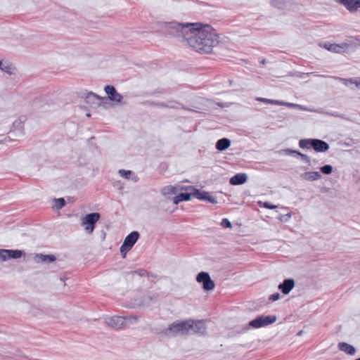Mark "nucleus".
I'll return each mask as SVG.
<instances>
[{
	"mask_svg": "<svg viewBox=\"0 0 360 360\" xmlns=\"http://www.w3.org/2000/svg\"><path fill=\"white\" fill-rule=\"evenodd\" d=\"M162 29L165 34L185 41L200 53H210L219 42L217 31L208 24L173 21L164 22Z\"/></svg>",
	"mask_w": 360,
	"mask_h": 360,
	"instance_id": "obj_1",
	"label": "nucleus"
},
{
	"mask_svg": "<svg viewBox=\"0 0 360 360\" xmlns=\"http://www.w3.org/2000/svg\"><path fill=\"white\" fill-rule=\"evenodd\" d=\"M189 323V319L182 321H174L170 324L168 328L164 329L162 333L165 335H172L174 336L177 335H189V328L191 327Z\"/></svg>",
	"mask_w": 360,
	"mask_h": 360,
	"instance_id": "obj_2",
	"label": "nucleus"
},
{
	"mask_svg": "<svg viewBox=\"0 0 360 360\" xmlns=\"http://www.w3.org/2000/svg\"><path fill=\"white\" fill-rule=\"evenodd\" d=\"M276 319L277 318L275 315L259 316L256 317L255 319H252V321H250L246 326L243 328V329L240 331V333L245 332L250 328H259L262 327L269 326L270 324L274 323L276 321Z\"/></svg>",
	"mask_w": 360,
	"mask_h": 360,
	"instance_id": "obj_3",
	"label": "nucleus"
},
{
	"mask_svg": "<svg viewBox=\"0 0 360 360\" xmlns=\"http://www.w3.org/2000/svg\"><path fill=\"white\" fill-rule=\"evenodd\" d=\"M101 214L98 212H91L86 214L82 219V225L84 226L86 233L92 234L96 223L100 219Z\"/></svg>",
	"mask_w": 360,
	"mask_h": 360,
	"instance_id": "obj_4",
	"label": "nucleus"
},
{
	"mask_svg": "<svg viewBox=\"0 0 360 360\" xmlns=\"http://www.w3.org/2000/svg\"><path fill=\"white\" fill-rule=\"evenodd\" d=\"M140 234L138 231H134L131 232L124 240L120 247V252L123 257H126V254L129 251L139 238Z\"/></svg>",
	"mask_w": 360,
	"mask_h": 360,
	"instance_id": "obj_5",
	"label": "nucleus"
},
{
	"mask_svg": "<svg viewBox=\"0 0 360 360\" xmlns=\"http://www.w3.org/2000/svg\"><path fill=\"white\" fill-rule=\"evenodd\" d=\"M189 335H205L207 333V327L203 320L189 319Z\"/></svg>",
	"mask_w": 360,
	"mask_h": 360,
	"instance_id": "obj_6",
	"label": "nucleus"
},
{
	"mask_svg": "<svg viewBox=\"0 0 360 360\" xmlns=\"http://www.w3.org/2000/svg\"><path fill=\"white\" fill-rule=\"evenodd\" d=\"M196 281L202 283V288L205 291L212 290L215 287L214 282L212 280L210 274L205 271H201L198 274Z\"/></svg>",
	"mask_w": 360,
	"mask_h": 360,
	"instance_id": "obj_7",
	"label": "nucleus"
},
{
	"mask_svg": "<svg viewBox=\"0 0 360 360\" xmlns=\"http://www.w3.org/2000/svg\"><path fill=\"white\" fill-rule=\"evenodd\" d=\"M25 252L21 250L0 249V262H5L9 259H19L25 255Z\"/></svg>",
	"mask_w": 360,
	"mask_h": 360,
	"instance_id": "obj_8",
	"label": "nucleus"
},
{
	"mask_svg": "<svg viewBox=\"0 0 360 360\" xmlns=\"http://www.w3.org/2000/svg\"><path fill=\"white\" fill-rule=\"evenodd\" d=\"M187 190L194 191L193 197L200 200H205L212 204H217V201L215 198L210 195V193L205 191H200L198 188L193 187V186H188Z\"/></svg>",
	"mask_w": 360,
	"mask_h": 360,
	"instance_id": "obj_9",
	"label": "nucleus"
},
{
	"mask_svg": "<svg viewBox=\"0 0 360 360\" xmlns=\"http://www.w3.org/2000/svg\"><path fill=\"white\" fill-rule=\"evenodd\" d=\"M106 323L115 330H119L126 327V318L123 316H115L105 319Z\"/></svg>",
	"mask_w": 360,
	"mask_h": 360,
	"instance_id": "obj_10",
	"label": "nucleus"
},
{
	"mask_svg": "<svg viewBox=\"0 0 360 360\" xmlns=\"http://www.w3.org/2000/svg\"><path fill=\"white\" fill-rule=\"evenodd\" d=\"M186 188H188V186L179 188L180 191H185L186 192H181L173 198L172 200L174 205H177L181 201H188L191 200V196H193L194 191L187 190Z\"/></svg>",
	"mask_w": 360,
	"mask_h": 360,
	"instance_id": "obj_11",
	"label": "nucleus"
},
{
	"mask_svg": "<svg viewBox=\"0 0 360 360\" xmlns=\"http://www.w3.org/2000/svg\"><path fill=\"white\" fill-rule=\"evenodd\" d=\"M106 100L105 97H101L91 91L88 92L85 96V101L86 103L91 105V107H99L103 101Z\"/></svg>",
	"mask_w": 360,
	"mask_h": 360,
	"instance_id": "obj_12",
	"label": "nucleus"
},
{
	"mask_svg": "<svg viewBox=\"0 0 360 360\" xmlns=\"http://www.w3.org/2000/svg\"><path fill=\"white\" fill-rule=\"evenodd\" d=\"M105 92L107 94L108 97L107 99L110 100L111 101L120 103L122 98L123 96L119 94L115 86L112 85H107L104 88Z\"/></svg>",
	"mask_w": 360,
	"mask_h": 360,
	"instance_id": "obj_13",
	"label": "nucleus"
},
{
	"mask_svg": "<svg viewBox=\"0 0 360 360\" xmlns=\"http://www.w3.org/2000/svg\"><path fill=\"white\" fill-rule=\"evenodd\" d=\"M319 46L326 49V50L334 52V53H342L345 48L348 47V44L342 43L340 44H330L328 42L320 43Z\"/></svg>",
	"mask_w": 360,
	"mask_h": 360,
	"instance_id": "obj_14",
	"label": "nucleus"
},
{
	"mask_svg": "<svg viewBox=\"0 0 360 360\" xmlns=\"http://www.w3.org/2000/svg\"><path fill=\"white\" fill-rule=\"evenodd\" d=\"M350 13H355L360 8V0H336Z\"/></svg>",
	"mask_w": 360,
	"mask_h": 360,
	"instance_id": "obj_15",
	"label": "nucleus"
},
{
	"mask_svg": "<svg viewBox=\"0 0 360 360\" xmlns=\"http://www.w3.org/2000/svg\"><path fill=\"white\" fill-rule=\"evenodd\" d=\"M295 287V281L292 278H285L278 286L283 294L288 295Z\"/></svg>",
	"mask_w": 360,
	"mask_h": 360,
	"instance_id": "obj_16",
	"label": "nucleus"
},
{
	"mask_svg": "<svg viewBox=\"0 0 360 360\" xmlns=\"http://www.w3.org/2000/svg\"><path fill=\"white\" fill-rule=\"evenodd\" d=\"M283 152L285 155H292L294 157L299 156L301 158L302 160L304 161V162H306L309 165H310V163H311L310 158L308 155H307L306 154L302 153L301 152H300L298 150H292L290 148H286V149L283 150Z\"/></svg>",
	"mask_w": 360,
	"mask_h": 360,
	"instance_id": "obj_17",
	"label": "nucleus"
},
{
	"mask_svg": "<svg viewBox=\"0 0 360 360\" xmlns=\"http://www.w3.org/2000/svg\"><path fill=\"white\" fill-rule=\"evenodd\" d=\"M0 70L9 75H15L16 72L15 66L9 60H2L0 62Z\"/></svg>",
	"mask_w": 360,
	"mask_h": 360,
	"instance_id": "obj_18",
	"label": "nucleus"
},
{
	"mask_svg": "<svg viewBox=\"0 0 360 360\" xmlns=\"http://www.w3.org/2000/svg\"><path fill=\"white\" fill-rule=\"evenodd\" d=\"M34 261L37 263L50 264L56 261V257L53 255H43L41 253L34 255Z\"/></svg>",
	"mask_w": 360,
	"mask_h": 360,
	"instance_id": "obj_19",
	"label": "nucleus"
},
{
	"mask_svg": "<svg viewBox=\"0 0 360 360\" xmlns=\"http://www.w3.org/2000/svg\"><path fill=\"white\" fill-rule=\"evenodd\" d=\"M248 180V175L245 173H238L233 176L229 183L233 186H238L245 184Z\"/></svg>",
	"mask_w": 360,
	"mask_h": 360,
	"instance_id": "obj_20",
	"label": "nucleus"
},
{
	"mask_svg": "<svg viewBox=\"0 0 360 360\" xmlns=\"http://www.w3.org/2000/svg\"><path fill=\"white\" fill-rule=\"evenodd\" d=\"M329 148L330 147L328 143L325 141L314 139L313 149L316 152L324 153L326 152L329 149Z\"/></svg>",
	"mask_w": 360,
	"mask_h": 360,
	"instance_id": "obj_21",
	"label": "nucleus"
},
{
	"mask_svg": "<svg viewBox=\"0 0 360 360\" xmlns=\"http://www.w3.org/2000/svg\"><path fill=\"white\" fill-rule=\"evenodd\" d=\"M161 108H174V109H184L186 110H191L190 108H185L183 104L176 101H168L167 102H162V104L160 105Z\"/></svg>",
	"mask_w": 360,
	"mask_h": 360,
	"instance_id": "obj_22",
	"label": "nucleus"
},
{
	"mask_svg": "<svg viewBox=\"0 0 360 360\" xmlns=\"http://www.w3.org/2000/svg\"><path fill=\"white\" fill-rule=\"evenodd\" d=\"M338 347L340 351H342L349 355H354L356 353L355 347L347 342H339Z\"/></svg>",
	"mask_w": 360,
	"mask_h": 360,
	"instance_id": "obj_23",
	"label": "nucleus"
},
{
	"mask_svg": "<svg viewBox=\"0 0 360 360\" xmlns=\"http://www.w3.org/2000/svg\"><path fill=\"white\" fill-rule=\"evenodd\" d=\"M231 146V141L227 138L219 139L215 145L216 148L219 151L226 150Z\"/></svg>",
	"mask_w": 360,
	"mask_h": 360,
	"instance_id": "obj_24",
	"label": "nucleus"
},
{
	"mask_svg": "<svg viewBox=\"0 0 360 360\" xmlns=\"http://www.w3.org/2000/svg\"><path fill=\"white\" fill-rule=\"evenodd\" d=\"M302 178L307 181H315L321 178V174L319 172H306L302 174Z\"/></svg>",
	"mask_w": 360,
	"mask_h": 360,
	"instance_id": "obj_25",
	"label": "nucleus"
},
{
	"mask_svg": "<svg viewBox=\"0 0 360 360\" xmlns=\"http://www.w3.org/2000/svg\"><path fill=\"white\" fill-rule=\"evenodd\" d=\"M15 130L19 131L21 136L24 134V124L23 121H22L20 118L13 122L12 129H11L10 133L13 132Z\"/></svg>",
	"mask_w": 360,
	"mask_h": 360,
	"instance_id": "obj_26",
	"label": "nucleus"
},
{
	"mask_svg": "<svg viewBox=\"0 0 360 360\" xmlns=\"http://www.w3.org/2000/svg\"><path fill=\"white\" fill-rule=\"evenodd\" d=\"M314 142V139H301L299 141V146L302 149H304V148L309 149L310 148H313Z\"/></svg>",
	"mask_w": 360,
	"mask_h": 360,
	"instance_id": "obj_27",
	"label": "nucleus"
},
{
	"mask_svg": "<svg viewBox=\"0 0 360 360\" xmlns=\"http://www.w3.org/2000/svg\"><path fill=\"white\" fill-rule=\"evenodd\" d=\"M177 188L175 186H166L162 188L161 193L165 196H167L172 194H175Z\"/></svg>",
	"mask_w": 360,
	"mask_h": 360,
	"instance_id": "obj_28",
	"label": "nucleus"
},
{
	"mask_svg": "<svg viewBox=\"0 0 360 360\" xmlns=\"http://www.w3.org/2000/svg\"><path fill=\"white\" fill-rule=\"evenodd\" d=\"M278 105L287 106V107H289V108H297V109H299V110H307L306 108H304V106H302L301 105L295 104V103H292L284 102V101H279Z\"/></svg>",
	"mask_w": 360,
	"mask_h": 360,
	"instance_id": "obj_29",
	"label": "nucleus"
},
{
	"mask_svg": "<svg viewBox=\"0 0 360 360\" xmlns=\"http://www.w3.org/2000/svg\"><path fill=\"white\" fill-rule=\"evenodd\" d=\"M271 5L278 9H283L285 6V1L283 0H272Z\"/></svg>",
	"mask_w": 360,
	"mask_h": 360,
	"instance_id": "obj_30",
	"label": "nucleus"
},
{
	"mask_svg": "<svg viewBox=\"0 0 360 360\" xmlns=\"http://www.w3.org/2000/svg\"><path fill=\"white\" fill-rule=\"evenodd\" d=\"M338 79H340V81H342L345 85H348V84H354L356 85V86L360 89V81L358 82L356 80V79H352V78L343 79V78L338 77Z\"/></svg>",
	"mask_w": 360,
	"mask_h": 360,
	"instance_id": "obj_31",
	"label": "nucleus"
},
{
	"mask_svg": "<svg viewBox=\"0 0 360 360\" xmlns=\"http://www.w3.org/2000/svg\"><path fill=\"white\" fill-rule=\"evenodd\" d=\"M257 101L263 102L265 103H268V104H274V105H278V103H279L278 100L269 99V98H261V97L257 98Z\"/></svg>",
	"mask_w": 360,
	"mask_h": 360,
	"instance_id": "obj_32",
	"label": "nucleus"
},
{
	"mask_svg": "<svg viewBox=\"0 0 360 360\" xmlns=\"http://www.w3.org/2000/svg\"><path fill=\"white\" fill-rule=\"evenodd\" d=\"M55 202H56V207L57 210H60L62 209L63 207L65 206V200L64 198H56L54 199Z\"/></svg>",
	"mask_w": 360,
	"mask_h": 360,
	"instance_id": "obj_33",
	"label": "nucleus"
},
{
	"mask_svg": "<svg viewBox=\"0 0 360 360\" xmlns=\"http://www.w3.org/2000/svg\"><path fill=\"white\" fill-rule=\"evenodd\" d=\"M320 171L324 174H330L333 172V167L330 165H325L320 167Z\"/></svg>",
	"mask_w": 360,
	"mask_h": 360,
	"instance_id": "obj_34",
	"label": "nucleus"
},
{
	"mask_svg": "<svg viewBox=\"0 0 360 360\" xmlns=\"http://www.w3.org/2000/svg\"><path fill=\"white\" fill-rule=\"evenodd\" d=\"M119 174H120L121 176L127 179H129L131 176L134 174L133 172H131V170L125 169H120Z\"/></svg>",
	"mask_w": 360,
	"mask_h": 360,
	"instance_id": "obj_35",
	"label": "nucleus"
},
{
	"mask_svg": "<svg viewBox=\"0 0 360 360\" xmlns=\"http://www.w3.org/2000/svg\"><path fill=\"white\" fill-rule=\"evenodd\" d=\"M142 104L144 105L160 107V105L162 104V102H155V101H145L142 102Z\"/></svg>",
	"mask_w": 360,
	"mask_h": 360,
	"instance_id": "obj_36",
	"label": "nucleus"
},
{
	"mask_svg": "<svg viewBox=\"0 0 360 360\" xmlns=\"http://www.w3.org/2000/svg\"><path fill=\"white\" fill-rule=\"evenodd\" d=\"M134 274H136L141 277L148 276L149 274L146 269H138L133 272Z\"/></svg>",
	"mask_w": 360,
	"mask_h": 360,
	"instance_id": "obj_37",
	"label": "nucleus"
},
{
	"mask_svg": "<svg viewBox=\"0 0 360 360\" xmlns=\"http://www.w3.org/2000/svg\"><path fill=\"white\" fill-rule=\"evenodd\" d=\"M327 115H331L333 117H340V118H342V119H345V120H347V117L344 114H339L337 112H326Z\"/></svg>",
	"mask_w": 360,
	"mask_h": 360,
	"instance_id": "obj_38",
	"label": "nucleus"
},
{
	"mask_svg": "<svg viewBox=\"0 0 360 360\" xmlns=\"http://www.w3.org/2000/svg\"><path fill=\"white\" fill-rule=\"evenodd\" d=\"M221 225L224 228H231V223L228 219H223L221 220Z\"/></svg>",
	"mask_w": 360,
	"mask_h": 360,
	"instance_id": "obj_39",
	"label": "nucleus"
},
{
	"mask_svg": "<svg viewBox=\"0 0 360 360\" xmlns=\"http://www.w3.org/2000/svg\"><path fill=\"white\" fill-rule=\"evenodd\" d=\"M261 203L262 204V206L264 207L267 208V209L274 210L277 207L276 205H272L269 202H261Z\"/></svg>",
	"mask_w": 360,
	"mask_h": 360,
	"instance_id": "obj_40",
	"label": "nucleus"
},
{
	"mask_svg": "<svg viewBox=\"0 0 360 360\" xmlns=\"http://www.w3.org/2000/svg\"><path fill=\"white\" fill-rule=\"evenodd\" d=\"M280 297L281 296L278 292H275V293L272 294L271 295H270V297H269V300H270L271 302H275V301H277L278 300H279Z\"/></svg>",
	"mask_w": 360,
	"mask_h": 360,
	"instance_id": "obj_41",
	"label": "nucleus"
},
{
	"mask_svg": "<svg viewBox=\"0 0 360 360\" xmlns=\"http://www.w3.org/2000/svg\"><path fill=\"white\" fill-rule=\"evenodd\" d=\"M290 217H291V213H288V214H286L284 215H281L279 219L281 221H287L290 218Z\"/></svg>",
	"mask_w": 360,
	"mask_h": 360,
	"instance_id": "obj_42",
	"label": "nucleus"
},
{
	"mask_svg": "<svg viewBox=\"0 0 360 360\" xmlns=\"http://www.w3.org/2000/svg\"><path fill=\"white\" fill-rule=\"evenodd\" d=\"M354 143V142L353 141V140L352 139H349V141H345L344 143V145L347 146H351Z\"/></svg>",
	"mask_w": 360,
	"mask_h": 360,
	"instance_id": "obj_43",
	"label": "nucleus"
},
{
	"mask_svg": "<svg viewBox=\"0 0 360 360\" xmlns=\"http://www.w3.org/2000/svg\"><path fill=\"white\" fill-rule=\"evenodd\" d=\"M7 140L9 141H12V139L10 137L5 138V141H7Z\"/></svg>",
	"mask_w": 360,
	"mask_h": 360,
	"instance_id": "obj_44",
	"label": "nucleus"
},
{
	"mask_svg": "<svg viewBox=\"0 0 360 360\" xmlns=\"http://www.w3.org/2000/svg\"><path fill=\"white\" fill-rule=\"evenodd\" d=\"M302 330H300V331H299V332L297 333V335H302Z\"/></svg>",
	"mask_w": 360,
	"mask_h": 360,
	"instance_id": "obj_45",
	"label": "nucleus"
},
{
	"mask_svg": "<svg viewBox=\"0 0 360 360\" xmlns=\"http://www.w3.org/2000/svg\"><path fill=\"white\" fill-rule=\"evenodd\" d=\"M261 63H262V65H264L266 63V60L264 59V60H262Z\"/></svg>",
	"mask_w": 360,
	"mask_h": 360,
	"instance_id": "obj_46",
	"label": "nucleus"
},
{
	"mask_svg": "<svg viewBox=\"0 0 360 360\" xmlns=\"http://www.w3.org/2000/svg\"><path fill=\"white\" fill-rule=\"evenodd\" d=\"M137 180H138V177H137V176H135V177H134V181H137Z\"/></svg>",
	"mask_w": 360,
	"mask_h": 360,
	"instance_id": "obj_47",
	"label": "nucleus"
},
{
	"mask_svg": "<svg viewBox=\"0 0 360 360\" xmlns=\"http://www.w3.org/2000/svg\"><path fill=\"white\" fill-rule=\"evenodd\" d=\"M86 116L89 117H91V114L90 113H87Z\"/></svg>",
	"mask_w": 360,
	"mask_h": 360,
	"instance_id": "obj_48",
	"label": "nucleus"
},
{
	"mask_svg": "<svg viewBox=\"0 0 360 360\" xmlns=\"http://www.w3.org/2000/svg\"><path fill=\"white\" fill-rule=\"evenodd\" d=\"M355 360H360V357H359V358H358V359H355Z\"/></svg>",
	"mask_w": 360,
	"mask_h": 360,
	"instance_id": "obj_49",
	"label": "nucleus"
},
{
	"mask_svg": "<svg viewBox=\"0 0 360 360\" xmlns=\"http://www.w3.org/2000/svg\"><path fill=\"white\" fill-rule=\"evenodd\" d=\"M2 60H1V59H0V62H1Z\"/></svg>",
	"mask_w": 360,
	"mask_h": 360,
	"instance_id": "obj_50",
	"label": "nucleus"
}]
</instances>
